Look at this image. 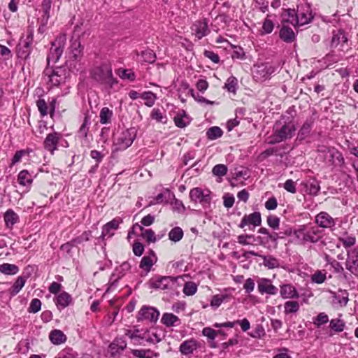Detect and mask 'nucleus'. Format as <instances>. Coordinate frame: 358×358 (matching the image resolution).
<instances>
[{
    "instance_id": "obj_48",
    "label": "nucleus",
    "mask_w": 358,
    "mask_h": 358,
    "mask_svg": "<svg viewBox=\"0 0 358 358\" xmlns=\"http://www.w3.org/2000/svg\"><path fill=\"white\" fill-rule=\"evenodd\" d=\"M141 97L145 101V104L148 107L152 106L157 99L156 95L152 92H145Z\"/></svg>"
},
{
    "instance_id": "obj_14",
    "label": "nucleus",
    "mask_w": 358,
    "mask_h": 358,
    "mask_svg": "<svg viewBox=\"0 0 358 358\" xmlns=\"http://www.w3.org/2000/svg\"><path fill=\"white\" fill-rule=\"evenodd\" d=\"M324 152V158L325 162L330 165H341L344 162L342 155L334 148H324V150H320Z\"/></svg>"
},
{
    "instance_id": "obj_28",
    "label": "nucleus",
    "mask_w": 358,
    "mask_h": 358,
    "mask_svg": "<svg viewBox=\"0 0 358 358\" xmlns=\"http://www.w3.org/2000/svg\"><path fill=\"white\" fill-rule=\"evenodd\" d=\"M161 322L167 327H176L180 324V320L178 316L168 313L163 314Z\"/></svg>"
},
{
    "instance_id": "obj_30",
    "label": "nucleus",
    "mask_w": 358,
    "mask_h": 358,
    "mask_svg": "<svg viewBox=\"0 0 358 358\" xmlns=\"http://www.w3.org/2000/svg\"><path fill=\"white\" fill-rule=\"evenodd\" d=\"M197 348L196 342L194 340L184 341L180 346V351L182 354L187 355L192 354Z\"/></svg>"
},
{
    "instance_id": "obj_37",
    "label": "nucleus",
    "mask_w": 358,
    "mask_h": 358,
    "mask_svg": "<svg viewBox=\"0 0 358 358\" xmlns=\"http://www.w3.org/2000/svg\"><path fill=\"white\" fill-rule=\"evenodd\" d=\"M299 303L296 301H287L284 303V313L285 315L296 313L299 310Z\"/></svg>"
},
{
    "instance_id": "obj_4",
    "label": "nucleus",
    "mask_w": 358,
    "mask_h": 358,
    "mask_svg": "<svg viewBox=\"0 0 358 358\" xmlns=\"http://www.w3.org/2000/svg\"><path fill=\"white\" fill-rule=\"evenodd\" d=\"M83 46L81 45V38L74 39L71 41L69 52V59L66 61V65L71 70L77 71L82 70L81 59L83 57Z\"/></svg>"
},
{
    "instance_id": "obj_47",
    "label": "nucleus",
    "mask_w": 358,
    "mask_h": 358,
    "mask_svg": "<svg viewBox=\"0 0 358 358\" xmlns=\"http://www.w3.org/2000/svg\"><path fill=\"white\" fill-rule=\"evenodd\" d=\"M345 324L341 319H332L330 321V328L336 332H341L345 328Z\"/></svg>"
},
{
    "instance_id": "obj_36",
    "label": "nucleus",
    "mask_w": 358,
    "mask_h": 358,
    "mask_svg": "<svg viewBox=\"0 0 358 358\" xmlns=\"http://www.w3.org/2000/svg\"><path fill=\"white\" fill-rule=\"evenodd\" d=\"M138 227L139 229L141 231L142 237L145 239V241L148 243H155L157 239L155 236V232L152 229H144L143 227L139 225L138 224H136L134 225V227Z\"/></svg>"
},
{
    "instance_id": "obj_11",
    "label": "nucleus",
    "mask_w": 358,
    "mask_h": 358,
    "mask_svg": "<svg viewBox=\"0 0 358 358\" xmlns=\"http://www.w3.org/2000/svg\"><path fill=\"white\" fill-rule=\"evenodd\" d=\"M189 197L192 201L201 203L204 208L209 207L212 200L211 192L208 189L202 190L199 187L192 189Z\"/></svg>"
},
{
    "instance_id": "obj_58",
    "label": "nucleus",
    "mask_w": 358,
    "mask_h": 358,
    "mask_svg": "<svg viewBox=\"0 0 358 358\" xmlns=\"http://www.w3.org/2000/svg\"><path fill=\"white\" fill-rule=\"evenodd\" d=\"M273 22L268 18L265 19L262 25V34H268L271 33L273 30Z\"/></svg>"
},
{
    "instance_id": "obj_42",
    "label": "nucleus",
    "mask_w": 358,
    "mask_h": 358,
    "mask_svg": "<svg viewBox=\"0 0 358 358\" xmlns=\"http://www.w3.org/2000/svg\"><path fill=\"white\" fill-rule=\"evenodd\" d=\"M50 16L41 15L38 18V29L37 31L40 34H43L47 30V25L48 23Z\"/></svg>"
},
{
    "instance_id": "obj_12",
    "label": "nucleus",
    "mask_w": 358,
    "mask_h": 358,
    "mask_svg": "<svg viewBox=\"0 0 358 358\" xmlns=\"http://www.w3.org/2000/svg\"><path fill=\"white\" fill-rule=\"evenodd\" d=\"M297 19L299 26H302L310 23L314 15L313 14L311 6L306 2L299 3L296 6Z\"/></svg>"
},
{
    "instance_id": "obj_20",
    "label": "nucleus",
    "mask_w": 358,
    "mask_h": 358,
    "mask_svg": "<svg viewBox=\"0 0 358 358\" xmlns=\"http://www.w3.org/2000/svg\"><path fill=\"white\" fill-rule=\"evenodd\" d=\"M88 118L89 117L87 113H85L83 123L80 125L76 134L77 139L80 141L82 145H86L88 144L87 134L90 129L88 125Z\"/></svg>"
},
{
    "instance_id": "obj_52",
    "label": "nucleus",
    "mask_w": 358,
    "mask_h": 358,
    "mask_svg": "<svg viewBox=\"0 0 358 358\" xmlns=\"http://www.w3.org/2000/svg\"><path fill=\"white\" fill-rule=\"evenodd\" d=\"M41 308V301L38 299H33L31 301L29 306L28 308V312L30 313H36Z\"/></svg>"
},
{
    "instance_id": "obj_21",
    "label": "nucleus",
    "mask_w": 358,
    "mask_h": 358,
    "mask_svg": "<svg viewBox=\"0 0 358 358\" xmlns=\"http://www.w3.org/2000/svg\"><path fill=\"white\" fill-rule=\"evenodd\" d=\"M258 290L260 293H266L271 295H275L278 292V288L271 283V280L267 278H261L257 282Z\"/></svg>"
},
{
    "instance_id": "obj_6",
    "label": "nucleus",
    "mask_w": 358,
    "mask_h": 358,
    "mask_svg": "<svg viewBox=\"0 0 358 358\" xmlns=\"http://www.w3.org/2000/svg\"><path fill=\"white\" fill-rule=\"evenodd\" d=\"M66 43L65 34L58 35L54 41L51 43V47L47 56V66L55 64L62 57Z\"/></svg>"
},
{
    "instance_id": "obj_63",
    "label": "nucleus",
    "mask_w": 358,
    "mask_h": 358,
    "mask_svg": "<svg viewBox=\"0 0 358 358\" xmlns=\"http://www.w3.org/2000/svg\"><path fill=\"white\" fill-rule=\"evenodd\" d=\"M329 321L328 315H326L324 313H320L315 320H314L313 323L317 327H320L322 324H324L327 323Z\"/></svg>"
},
{
    "instance_id": "obj_44",
    "label": "nucleus",
    "mask_w": 358,
    "mask_h": 358,
    "mask_svg": "<svg viewBox=\"0 0 358 358\" xmlns=\"http://www.w3.org/2000/svg\"><path fill=\"white\" fill-rule=\"evenodd\" d=\"M116 73L122 79H127L130 81H134L136 78L134 72L131 69H118L116 70Z\"/></svg>"
},
{
    "instance_id": "obj_56",
    "label": "nucleus",
    "mask_w": 358,
    "mask_h": 358,
    "mask_svg": "<svg viewBox=\"0 0 358 358\" xmlns=\"http://www.w3.org/2000/svg\"><path fill=\"white\" fill-rule=\"evenodd\" d=\"M151 117L158 122L166 123V117L163 115L162 111L158 108H154L151 113Z\"/></svg>"
},
{
    "instance_id": "obj_15",
    "label": "nucleus",
    "mask_w": 358,
    "mask_h": 358,
    "mask_svg": "<svg viewBox=\"0 0 358 358\" xmlns=\"http://www.w3.org/2000/svg\"><path fill=\"white\" fill-rule=\"evenodd\" d=\"M192 34L199 39L207 36L210 33L208 20L203 19L195 21L191 27Z\"/></svg>"
},
{
    "instance_id": "obj_45",
    "label": "nucleus",
    "mask_w": 358,
    "mask_h": 358,
    "mask_svg": "<svg viewBox=\"0 0 358 358\" xmlns=\"http://www.w3.org/2000/svg\"><path fill=\"white\" fill-rule=\"evenodd\" d=\"M306 190L310 194L317 195L320 192V187L316 180H308L306 182Z\"/></svg>"
},
{
    "instance_id": "obj_27",
    "label": "nucleus",
    "mask_w": 358,
    "mask_h": 358,
    "mask_svg": "<svg viewBox=\"0 0 358 358\" xmlns=\"http://www.w3.org/2000/svg\"><path fill=\"white\" fill-rule=\"evenodd\" d=\"M127 347V343L122 339H116L109 345V352L112 357L116 356L123 351Z\"/></svg>"
},
{
    "instance_id": "obj_43",
    "label": "nucleus",
    "mask_w": 358,
    "mask_h": 358,
    "mask_svg": "<svg viewBox=\"0 0 358 358\" xmlns=\"http://www.w3.org/2000/svg\"><path fill=\"white\" fill-rule=\"evenodd\" d=\"M113 116V111L108 107L103 108L100 111V122L103 124H106L110 122Z\"/></svg>"
},
{
    "instance_id": "obj_19",
    "label": "nucleus",
    "mask_w": 358,
    "mask_h": 358,
    "mask_svg": "<svg viewBox=\"0 0 358 358\" xmlns=\"http://www.w3.org/2000/svg\"><path fill=\"white\" fill-rule=\"evenodd\" d=\"M262 224L261 214L259 212H254L250 215H245L242 218L238 227L244 228L245 226L252 224L257 227Z\"/></svg>"
},
{
    "instance_id": "obj_53",
    "label": "nucleus",
    "mask_w": 358,
    "mask_h": 358,
    "mask_svg": "<svg viewBox=\"0 0 358 358\" xmlns=\"http://www.w3.org/2000/svg\"><path fill=\"white\" fill-rule=\"evenodd\" d=\"M267 224L273 229H278L280 226V218L275 215H270L267 217Z\"/></svg>"
},
{
    "instance_id": "obj_32",
    "label": "nucleus",
    "mask_w": 358,
    "mask_h": 358,
    "mask_svg": "<svg viewBox=\"0 0 358 358\" xmlns=\"http://www.w3.org/2000/svg\"><path fill=\"white\" fill-rule=\"evenodd\" d=\"M78 94L81 96L83 101L86 100L90 103V92L88 87V83L87 80H80L78 85Z\"/></svg>"
},
{
    "instance_id": "obj_7",
    "label": "nucleus",
    "mask_w": 358,
    "mask_h": 358,
    "mask_svg": "<svg viewBox=\"0 0 358 358\" xmlns=\"http://www.w3.org/2000/svg\"><path fill=\"white\" fill-rule=\"evenodd\" d=\"M294 234L297 239L303 244L306 243H315L322 238L320 231L317 227L303 225L301 228L296 230Z\"/></svg>"
},
{
    "instance_id": "obj_2",
    "label": "nucleus",
    "mask_w": 358,
    "mask_h": 358,
    "mask_svg": "<svg viewBox=\"0 0 358 358\" xmlns=\"http://www.w3.org/2000/svg\"><path fill=\"white\" fill-rule=\"evenodd\" d=\"M69 77V71L63 66L55 68L47 66L43 71L44 80L50 88L65 85Z\"/></svg>"
},
{
    "instance_id": "obj_49",
    "label": "nucleus",
    "mask_w": 358,
    "mask_h": 358,
    "mask_svg": "<svg viewBox=\"0 0 358 358\" xmlns=\"http://www.w3.org/2000/svg\"><path fill=\"white\" fill-rule=\"evenodd\" d=\"M238 85V80L234 76H230L227 80L224 85V88L227 90L228 92L236 93V88Z\"/></svg>"
},
{
    "instance_id": "obj_8",
    "label": "nucleus",
    "mask_w": 358,
    "mask_h": 358,
    "mask_svg": "<svg viewBox=\"0 0 358 358\" xmlns=\"http://www.w3.org/2000/svg\"><path fill=\"white\" fill-rule=\"evenodd\" d=\"M34 41V29L28 27L26 36L22 38L16 47V54L18 58L27 59L31 52V45Z\"/></svg>"
},
{
    "instance_id": "obj_3",
    "label": "nucleus",
    "mask_w": 358,
    "mask_h": 358,
    "mask_svg": "<svg viewBox=\"0 0 358 358\" xmlns=\"http://www.w3.org/2000/svg\"><path fill=\"white\" fill-rule=\"evenodd\" d=\"M273 129V134L269 137L268 143L270 144L278 143L292 138L296 128L292 121L284 124L279 121L275 122Z\"/></svg>"
},
{
    "instance_id": "obj_41",
    "label": "nucleus",
    "mask_w": 358,
    "mask_h": 358,
    "mask_svg": "<svg viewBox=\"0 0 358 358\" xmlns=\"http://www.w3.org/2000/svg\"><path fill=\"white\" fill-rule=\"evenodd\" d=\"M334 300L340 306H345L348 302V293L345 290H339L334 296Z\"/></svg>"
},
{
    "instance_id": "obj_59",
    "label": "nucleus",
    "mask_w": 358,
    "mask_h": 358,
    "mask_svg": "<svg viewBox=\"0 0 358 358\" xmlns=\"http://www.w3.org/2000/svg\"><path fill=\"white\" fill-rule=\"evenodd\" d=\"M36 106L42 117L48 115V106L44 99H40L36 101Z\"/></svg>"
},
{
    "instance_id": "obj_35",
    "label": "nucleus",
    "mask_w": 358,
    "mask_h": 358,
    "mask_svg": "<svg viewBox=\"0 0 358 358\" xmlns=\"http://www.w3.org/2000/svg\"><path fill=\"white\" fill-rule=\"evenodd\" d=\"M156 262L157 258H154L150 255H145L141 259L139 266L146 272H149Z\"/></svg>"
},
{
    "instance_id": "obj_23",
    "label": "nucleus",
    "mask_w": 358,
    "mask_h": 358,
    "mask_svg": "<svg viewBox=\"0 0 358 358\" xmlns=\"http://www.w3.org/2000/svg\"><path fill=\"white\" fill-rule=\"evenodd\" d=\"M280 293L283 299H298L299 297L296 288L290 284L282 285Z\"/></svg>"
},
{
    "instance_id": "obj_64",
    "label": "nucleus",
    "mask_w": 358,
    "mask_h": 358,
    "mask_svg": "<svg viewBox=\"0 0 358 358\" xmlns=\"http://www.w3.org/2000/svg\"><path fill=\"white\" fill-rule=\"evenodd\" d=\"M133 355L139 358H151L152 352L150 350H134Z\"/></svg>"
},
{
    "instance_id": "obj_18",
    "label": "nucleus",
    "mask_w": 358,
    "mask_h": 358,
    "mask_svg": "<svg viewBox=\"0 0 358 358\" xmlns=\"http://www.w3.org/2000/svg\"><path fill=\"white\" fill-rule=\"evenodd\" d=\"M316 224L322 228H331L336 224V220L327 212H320L315 217Z\"/></svg>"
},
{
    "instance_id": "obj_10",
    "label": "nucleus",
    "mask_w": 358,
    "mask_h": 358,
    "mask_svg": "<svg viewBox=\"0 0 358 358\" xmlns=\"http://www.w3.org/2000/svg\"><path fill=\"white\" fill-rule=\"evenodd\" d=\"M274 67L269 63L255 64L252 69V76L257 82H264L271 78L274 73Z\"/></svg>"
},
{
    "instance_id": "obj_51",
    "label": "nucleus",
    "mask_w": 358,
    "mask_h": 358,
    "mask_svg": "<svg viewBox=\"0 0 358 358\" xmlns=\"http://www.w3.org/2000/svg\"><path fill=\"white\" fill-rule=\"evenodd\" d=\"M197 291V286L194 282H185L183 287V293L187 296H192Z\"/></svg>"
},
{
    "instance_id": "obj_22",
    "label": "nucleus",
    "mask_w": 358,
    "mask_h": 358,
    "mask_svg": "<svg viewBox=\"0 0 358 358\" xmlns=\"http://www.w3.org/2000/svg\"><path fill=\"white\" fill-rule=\"evenodd\" d=\"M282 23H290L293 26H299L297 13L295 9H285L282 13Z\"/></svg>"
},
{
    "instance_id": "obj_55",
    "label": "nucleus",
    "mask_w": 358,
    "mask_h": 358,
    "mask_svg": "<svg viewBox=\"0 0 358 358\" xmlns=\"http://www.w3.org/2000/svg\"><path fill=\"white\" fill-rule=\"evenodd\" d=\"M213 173L217 176H224L227 173V167L224 164H217L212 170Z\"/></svg>"
},
{
    "instance_id": "obj_13",
    "label": "nucleus",
    "mask_w": 358,
    "mask_h": 358,
    "mask_svg": "<svg viewBox=\"0 0 358 358\" xmlns=\"http://www.w3.org/2000/svg\"><path fill=\"white\" fill-rule=\"evenodd\" d=\"M159 310L152 306H143L140 309L136 316L137 320L139 321H148L155 323L159 318Z\"/></svg>"
},
{
    "instance_id": "obj_60",
    "label": "nucleus",
    "mask_w": 358,
    "mask_h": 358,
    "mask_svg": "<svg viewBox=\"0 0 358 358\" xmlns=\"http://www.w3.org/2000/svg\"><path fill=\"white\" fill-rule=\"evenodd\" d=\"M227 298V295L222 294H216L213 296V299L210 301V306L212 307L217 308L219 307L222 303Z\"/></svg>"
},
{
    "instance_id": "obj_54",
    "label": "nucleus",
    "mask_w": 358,
    "mask_h": 358,
    "mask_svg": "<svg viewBox=\"0 0 358 358\" xmlns=\"http://www.w3.org/2000/svg\"><path fill=\"white\" fill-rule=\"evenodd\" d=\"M52 6L51 0H43L40 14L50 16V12Z\"/></svg>"
},
{
    "instance_id": "obj_39",
    "label": "nucleus",
    "mask_w": 358,
    "mask_h": 358,
    "mask_svg": "<svg viewBox=\"0 0 358 358\" xmlns=\"http://www.w3.org/2000/svg\"><path fill=\"white\" fill-rule=\"evenodd\" d=\"M209 140H215L220 138L223 135V131L217 126L210 127L206 133Z\"/></svg>"
},
{
    "instance_id": "obj_25",
    "label": "nucleus",
    "mask_w": 358,
    "mask_h": 358,
    "mask_svg": "<svg viewBox=\"0 0 358 358\" xmlns=\"http://www.w3.org/2000/svg\"><path fill=\"white\" fill-rule=\"evenodd\" d=\"M49 339L52 344L58 345L64 343L67 337L62 331L54 329L50 332Z\"/></svg>"
},
{
    "instance_id": "obj_5",
    "label": "nucleus",
    "mask_w": 358,
    "mask_h": 358,
    "mask_svg": "<svg viewBox=\"0 0 358 358\" xmlns=\"http://www.w3.org/2000/svg\"><path fill=\"white\" fill-rule=\"evenodd\" d=\"M180 279H182V277L156 276L149 280L148 285L150 288L154 289L172 291L177 289V282Z\"/></svg>"
},
{
    "instance_id": "obj_31",
    "label": "nucleus",
    "mask_w": 358,
    "mask_h": 358,
    "mask_svg": "<svg viewBox=\"0 0 358 358\" xmlns=\"http://www.w3.org/2000/svg\"><path fill=\"white\" fill-rule=\"evenodd\" d=\"M71 295L66 292H63L57 296L56 305L59 308H64L71 303Z\"/></svg>"
},
{
    "instance_id": "obj_50",
    "label": "nucleus",
    "mask_w": 358,
    "mask_h": 358,
    "mask_svg": "<svg viewBox=\"0 0 358 358\" xmlns=\"http://www.w3.org/2000/svg\"><path fill=\"white\" fill-rule=\"evenodd\" d=\"M77 353L71 348H65L55 358H76Z\"/></svg>"
},
{
    "instance_id": "obj_33",
    "label": "nucleus",
    "mask_w": 358,
    "mask_h": 358,
    "mask_svg": "<svg viewBox=\"0 0 358 358\" xmlns=\"http://www.w3.org/2000/svg\"><path fill=\"white\" fill-rule=\"evenodd\" d=\"M136 55L138 57H141V59H138V62H147L151 64L153 63L156 59L155 52L149 49L141 51L140 54L136 52Z\"/></svg>"
},
{
    "instance_id": "obj_24",
    "label": "nucleus",
    "mask_w": 358,
    "mask_h": 358,
    "mask_svg": "<svg viewBox=\"0 0 358 358\" xmlns=\"http://www.w3.org/2000/svg\"><path fill=\"white\" fill-rule=\"evenodd\" d=\"M6 228L12 229L13 226L20 221L18 215L12 209H8L3 215Z\"/></svg>"
},
{
    "instance_id": "obj_29",
    "label": "nucleus",
    "mask_w": 358,
    "mask_h": 358,
    "mask_svg": "<svg viewBox=\"0 0 358 358\" xmlns=\"http://www.w3.org/2000/svg\"><path fill=\"white\" fill-rule=\"evenodd\" d=\"M33 176L27 170L21 171L17 176L18 183L24 187H29L33 182Z\"/></svg>"
},
{
    "instance_id": "obj_34",
    "label": "nucleus",
    "mask_w": 358,
    "mask_h": 358,
    "mask_svg": "<svg viewBox=\"0 0 358 358\" xmlns=\"http://www.w3.org/2000/svg\"><path fill=\"white\" fill-rule=\"evenodd\" d=\"M28 278V276L20 275L19 276L10 288V294L12 295H16L20 292L22 288L24 286V284Z\"/></svg>"
},
{
    "instance_id": "obj_1",
    "label": "nucleus",
    "mask_w": 358,
    "mask_h": 358,
    "mask_svg": "<svg viewBox=\"0 0 358 358\" xmlns=\"http://www.w3.org/2000/svg\"><path fill=\"white\" fill-rule=\"evenodd\" d=\"M91 79L110 88L117 83V79L113 76L112 67L107 62H102L98 65L94 64V69L91 71Z\"/></svg>"
},
{
    "instance_id": "obj_61",
    "label": "nucleus",
    "mask_w": 358,
    "mask_h": 358,
    "mask_svg": "<svg viewBox=\"0 0 358 358\" xmlns=\"http://www.w3.org/2000/svg\"><path fill=\"white\" fill-rule=\"evenodd\" d=\"M311 280L313 282L317 284L323 283L326 280V273H322L321 271H317L312 275Z\"/></svg>"
},
{
    "instance_id": "obj_46",
    "label": "nucleus",
    "mask_w": 358,
    "mask_h": 358,
    "mask_svg": "<svg viewBox=\"0 0 358 358\" xmlns=\"http://www.w3.org/2000/svg\"><path fill=\"white\" fill-rule=\"evenodd\" d=\"M183 231L180 227H176L172 229L169 233V238L173 242H178L182 239Z\"/></svg>"
},
{
    "instance_id": "obj_57",
    "label": "nucleus",
    "mask_w": 358,
    "mask_h": 358,
    "mask_svg": "<svg viewBox=\"0 0 358 358\" xmlns=\"http://www.w3.org/2000/svg\"><path fill=\"white\" fill-rule=\"evenodd\" d=\"M338 241L342 243L343 245L345 248H350L353 246L356 243V238L354 236H345V237H339Z\"/></svg>"
},
{
    "instance_id": "obj_9",
    "label": "nucleus",
    "mask_w": 358,
    "mask_h": 358,
    "mask_svg": "<svg viewBox=\"0 0 358 358\" xmlns=\"http://www.w3.org/2000/svg\"><path fill=\"white\" fill-rule=\"evenodd\" d=\"M136 137V130L134 127L127 129L122 131L114 141V149L115 151L124 150L131 145Z\"/></svg>"
},
{
    "instance_id": "obj_40",
    "label": "nucleus",
    "mask_w": 358,
    "mask_h": 358,
    "mask_svg": "<svg viewBox=\"0 0 358 358\" xmlns=\"http://www.w3.org/2000/svg\"><path fill=\"white\" fill-rule=\"evenodd\" d=\"M259 257L263 259V264L270 269L278 268L280 265L278 260L272 256L260 255Z\"/></svg>"
},
{
    "instance_id": "obj_38",
    "label": "nucleus",
    "mask_w": 358,
    "mask_h": 358,
    "mask_svg": "<svg viewBox=\"0 0 358 358\" xmlns=\"http://www.w3.org/2000/svg\"><path fill=\"white\" fill-rule=\"evenodd\" d=\"M19 271V268L15 264L4 263L0 265V272L5 275H15Z\"/></svg>"
},
{
    "instance_id": "obj_26",
    "label": "nucleus",
    "mask_w": 358,
    "mask_h": 358,
    "mask_svg": "<svg viewBox=\"0 0 358 358\" xmlns=\"http://www.w3.org/2000/svg\"><path fill=\"white\" fill-rule=\"evenodd\" d=\"M280 38L286 43H292L296 38V35L292 28L282 24L279 32Z\"/></svg>"
},
{
    "instance_id": "obj_17",
    "label": "nucleus",
    "mask_w": 358,
    "mask_h": 358,
    "mask_svg": "<svg viewBox=\"0 0 358 358\" xmlns=\"http://www.w3.org/2000/svg\"><path fill=\"white\" fill-rule=\"evenodd\" d=\"M62 135L58 132L54 131L49 134L43 142L45 149L53 155L55 150L57 148V145Z\"/></svg>"
},
{
    "instance_id": "obj_16",
    "label": "nucleus",
    "mask_w": 358,
    "mask_h": 358,
    "mask_svg": "<svg viewBox=\"0 0 358 358\" xmlns=\"http://www.w3.org/2000/svg\"><path fill=\"white\" fill-rule=\"evenodd\" d=\"M345 266L351 273L358 275V248H354L348 252Z\"/></svg>"
},
{
    "instance_id": "obj_62",
    "label": "nucleus",
    "mask_w": 358,
    "mask_h": 358,
    "mask_svg": "<svg viewBox=\"0 0 358 358\" xmlns=\"http://www.w3.org/2000/svg\"><path fill=\"white\" fill-rule=\"evenodd\" d=\"M348 41L347 37L345 36V34L339 31L337 34L334 35L331 40V45L337 46L341 41H343V43H346Z\"/></svg>"
}]
</instances>
